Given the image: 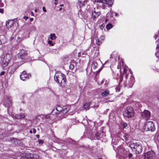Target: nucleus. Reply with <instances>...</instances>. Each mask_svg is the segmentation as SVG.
<instances>
[{"label":"nucleus","instance_id":"nucleus-1","mask_svg":"<svg viewBox=\"0 0 159 159\" xmlns=\"http://www.w3.org/2000/svg\"><path fill=\"white\" fill-rule=\"evenodd\" d=\"M87 10L91 14L92 17L93 19L97 18L100 14V12L98 11V8H96L93 6H87Z\"/></svg>","mask_w":159,"mask_h":159},{"label":"nucleus","instance_id":"nucleus-2","mask_svg":"<svg viewBox=\"0 0 159 159\" xmlns=\"http://www.w3.org/2000/svg\"><path fill=\"white\" fill-rule=\"evenodd\" d=\"M54 80L62 86H64L65 84L66 76L63 74L59 73L56 74L54 76Z\"/></svg>","mask_w":159,"mask_h":159},{"label":"nucleus","instance_id":"nucleus-3","mask_svg":"<svg viewBox=\"0 0 159 159\" xmlns=\"http://www.w3.org/2000/svg\"><path fill=\"white\" fill-rule=\"evenodd\" d=\"M129 146L131 148L133 151L135 152L137 154L141 153L142 151L143 148L141 144L131 143Z\"/></svg>","mask_w":159,"mask_h":159},{"label":"nucleus","instance_id":"nucleus-4","mask_svg":"<svg viewBox=\"0 0 159 159\" xmlns=\"http://www.w3.org/2000/svg\"><path fill=\"white\" fill-rule=\"evenodd\" d=\"M123 115L124 116L128 118L133 117L134 112L133 108L129 106L127 107L123 112Z\"/></svg>","mask_w":159,"mask_h":159},{"label":"nucleus","instance_id":"nucleus-5","mask_svg":"<svg viewBox=\"0 0 159 159\" xmlns=\"http://www.w3.org/2000/svg\"><path fill=\"white\" fill-rule=\"evenodd\" d=\"M144 129L146 131H153L155 130L154 125L152 121L147 122L144 126Z\"/></svg>","mask_w":159,"mask_h":159},{"label":"nucleus","instance_id":"nucleus-6","mask_svg":"<svg viewBox=\"0 0 159 159\" xmlns=\"http://www.w3.org/2000/svg\"><path fill=\"white\" fill-rule=\"evenodd\" d=\"M141 116L143 119L147 120L150 117V113L148 110H145L141 113Z\"/></svg>","mask_w":159,"mask_h":159},{"label":"nucleus","instance_id":"nucleus-7","mask_svg":"<svg viewBox=\"0 0 159 159\" xmlns=\"http://www.w3.org/2000/svg\"><path fill=\"white\" fill-rule=\"evenodd\" d=\"M27 53L25 51L24 49L21 50L19 53L18 54L17 57L20 60H22L24 59Z\"/></svg>","mask_w":159,"mask_h":159},{"label":"nucleus","instance_id":"nucleus-8","mask_svg":"<svg viewBox=\"0 0 159 159\" xmlns=\"http://www.w3.org/2000/svg\"><path fill=\"white\" fill-rule=\"evenodd\" d=\"M31 75L27 74L25 71H24L20 75V77L21 80H25L26 79H28L30 77Z\"/></svg>","mask_w":159,"mask_h":159},{"label":"nucleus","instance_id":"nucleus-9","mask_svg":"<svg viewBox=\"0 0 159 159\" xmlns=\"http://www.w3.org/2000/svg\"><path fill=\"white\" fill-rule=\"evenodd\" d=\"M154 153L152 151H148L144 154L145 159H152Z\"/></svg>","mask_w":159,"mask_h":159},{"label":"nucleus","instance_id":"nucleus-10","mask_svg":"<svg viewBox=\"0 0 159 159\" xmlns=\"http://www.w3.org/2000/svg\"><path fill=\"white\" fill-rule=\"evenodd\" d=\"M102 8L104 9L105 7V4L109 5V6H112L113 4V1L112 0H102Z\"/></svg>","mask_w":159,"mask_h":159},{"label":"nucleus","instance_id":"nucleus-11","mask_svg":"<svg viewBox=\"0 0 159 159\" xmlns=\"http://www.w3.org/2000/svg\"><path fill=\"white\" fill-rule=\"evenodd\" d=\"M105 37L103 36H101L99 39L98 37L96 38L95 39L97 44L98 45H100L102 43Z\"/></svg>","mask_w":159,"mask_h":159},{"label":"nucleus","instance_id":"nucleus-12","mask_svg":"<svg viewBox=\"0 0 159 159\" xmlns=\"http://www.w3.org/2000/svg\"><path fill=\"white\" fill-rule=\"evenodd\" d=\"M12 57V55L10 54H7L4 56L3 59L7 61H10Z\"/></svg>","mask_w":159,"mask_h":159},{"label":"nucleus","instance_id":"nucleus-13","mask_svg":"<svg viewBox=\"0 0 159 159\" xmlns=\"http://www.w3.org/2000/svg\"><path fill=\"white\" fill-rule=\"evenodd\" d=\"M35 155L30 153H27L25 154V157L27 159H33L35 158Z\"/></svg>","mask_w":159,"mask_h":159},{"label":"nucleus","instance_id":"nucleus-14","mask_svg":"<svg viewBox=\"0 0 159 159\" xmlns=\"http://www.w3.org/2000/svg\"><path fill=\"white\" fill-rule=\"evenodd\" d=\"M134 82V78L133 76H131L130 78V81L129 82V86L130 88H131Z\"/></svg>","mask_w":159,"mask_h":159},{"label":"nucleus","instance_id":"nucleus-15","mask_svg":"<svg viewBox=\"0 0 159 159\" xmlns=\"http://www.w3.org/2000/svg\"><path fill=\"white\" fill-rule=\"evenodd\" d=\"M14 22V20H9L8 22H6V25L7 28H10L13 25Z\"/></svg>","mask_w":159,"mask_h":159},{"label":"nucleus","instance_id":"nucleus-16","mask_svg":"<svg viewBox=\"0 0 159 159\" xmlns=\"http://www.w3.org/2000/svg\"><path fill=\"white\" fill-rule=\"evenodd\" d=\"M7 103L6 105H7V106H10L11 105V98L10 97H7Z\"/></svg>","mask_w":159,"mask_h":159},{"label":"nucleus","instance_id":"nucleus-17","mask_svg":"<svg viewBox=\"0 0 159 159\" xmlns=\"http://www.w3.org/2000/svg\"><path fill=\"white\" fill-rule=\"evenodd\" d=\"M9 62L3 59L2 66L3 68L6 67L8 65Z\"/></svg>","mask_w":159,"mask_h":159},{"label":"nucleus","instance_id":"nucleus-18","mask_svg":"<svg viewBox=\"0 0 159 159\" xmlns=\"http://www.w3.org/2000/svg\"><path fill=\"white\" fill-rule=\"evenodd\" d=\"M101 94L102 96L106 97L109 94V91L108 90H106L104 92H102Z\"/></svg>","mask_w":159,"mask_h":159},{"label":"nucleus","instance_id":"nucleus-19","mask_svg":"<svg viewBox=\"0 0 159 159\" xmlns=\"http://www.w3.org/2000/svg\"><path fill=\"white\" fill-rule=\"evenodd\" d=\"M94 3H99L100 5L102 6V0H92Z\"/></svg>","mask_w":159,"mask_h":159},{"label":"nucleus","instance_id":"nucleus-20","mask_svg":"<svg viewBox=\"0 0 159 159\" xmlns=\"http://www.w3.org/2000/svg\"><path fill=\"white\" fill-rule=\"evenodd\" d=\"M63 111L62 112L63 113H66L69 111L70 110V108L69 107H66L65 106H64L63 107Z\"/></svg>","mask_w":159,"mask_h":159},{"label":"nucleus","instance_id":"nucleus-21","mask_svg":"<svg viewBox=\"0 0 159 159\" xmlns=\"http://www.w3.org/2000/svg\"><path fill=\"white\" fill-rule=\"evenodd\" d=\"M122 135L125 140L127 141L128 140L129 136L128 134H123Z\"/></svg>","mask_w":159,"mask_h":159},{"label":"nucleus","instance_id":"nucleus-22","mask_svg":"<svg viewBox=\"0 0 159 159\" xmlns=\"http://www.w3.org/2000/svg\"><path fill=\"white\" fill-rule=\"evenodd\" d=\"M156 49L157 52H156L155 53V54L156 57H157L158 58H159V55H158V52L159 51V44H158V43L157 44V46Z\"/></svg>","mask_w":159,"mask_h":159},{"label":"nucleus","instance_id":"nucleus-23","mask_svg":"<svg viewBox=\"0 0 159 159\" xmlns=\"http://www.w3.org/2000/svg\"><path fill=\"white\" fill-rule=\"evenodd\" d=\"M98 63L95 61H93L92 65V68L95 69L98 66Z\"/></svg>","mask_w":159,"mask_h":159},{"label":"nucleus","instance_id":"nucleus-24","mask_svg":"<svg viewBox=\"0 0 159 159\" xmlns=\"http://www.w3.org/2000/svg\"><path fill=\"white\" fill-rule=\"evenodd\" d=\"M90 105V104L89 103H86L84 105V108L86 110H88Z\"/></svg>","mask_w":159,"mask_h":159},{"label":"nucleus","instance_id":"nucleus-25","mask_svg":"<svg viewBox=\"0 0 159 159\" xmlns=\"http://www.w3.org/2000/svg\"><path fill=\"white\" fill-rule=\"evenodd\" d=\"M127 67H125L124 68V74H125V76L126 78L127 79V77H128L127 74Z\"/></svg>","mask_w":159,"mask_h":159},{"label":"nucleus","instance_id":"nucleus-26","mask_svg":"<svg viewBox=\"0 0 159 159\" xmlns=\"http://www.w3.org/2000/svg\"><path fill=\"white\" fill-rule=\"evenodd\" d=\"M56 37L55 36V34H50V39L51 40H54L56 39Z\"/></svg>","mask_w":159,"mask_h":159},{"label":"nucleus","instance_id":"nucleus-27","mask_svg":"<svg viewBox=\"0 0 159 159\" xmlns=\"http://www.w3.org/2000/svg\"><path fill=\"white\" fill-rule=\"evenodd\" d=\"M63 107L59 106L57 107L56 108V110L58 111L62 112V111L63 110Z\"/></svg>","mask_w":159,"mask_h":159},{"label":"nucleus","instance_id":"nucleus-28","mask_svg":"<svg viewBox=\"0 0 159 159\" xmlns=\"http://www.w3.org/2000/svg\"><path fill=\"white\" fill-rule=\"evenodd\" d=\"M86 0H79V2L78 4H80V7L81 6V5H83L84 4V3L85 2Z\"/></svg>","mask_w":159,"mask_h":159},{"label":"nucleus","instance_id":"nucleus-29","mask_svg":"<svg viewBox=\"0 0 159 159\" xmlns=\"http://www.w3.org/2000/svg\"><path fill=\"white\" fill-rule=\"evenodd\" d=\"M106 27L107 30H109L112 27V25L111 24H109L106 25Z\"/></svg>","mask_w":159,"mask_h":159},{"label":"nucleus","instance_id":"nucleus-30","mask_svg":"<svg viewBox=\"0 0 159 159\" xmlns=\"http://www.w3.org/2000/svg\"><path fill=\"white\" fill-rule=\"evenodd\" d=\"M74 68V66L73 64L72 63L70 64L69 66V69L71 70H72Z\"/></svg>","mask_w":159,"mask_h":159},{"label":"nucleus","instance_id":"nucleus-31","mask_svg":"<svg viewBox=\"0 0 159 159\" xmlns=\"http://www.w3.org/2000/svg\"><path fill=\"white\" fill-rule=\"evenodd\" d=\"M121 124L123 126V128H125L127 125V124L125 123H124L123 122L121 123Z\"/></svg>","mask_w":159,"mask_h":159},{"label":"nucleus","instance_id":"nucleus-32","mask_svg":"<svg viewBox=\"0 0 159 159\" xmlns=\"http://www.w3.org/2000/svg\"><path fill=\"white\" fill-rule=\"evenodd\" d=\"M20 119L24 118L25 117V115L24 114L22 113L19 115Z\"/></svg>","mask_w":159,"mask_h":159},{"label":"nucleus","instance_id":"nucleus-33","mask_svg":"<svg viewBox=\"0 0 159 159\" xmlns=\"http://www.w3.org/2000/svg\"><path fill=\"white\" fill-rule=\"evenodd\" d=\"M38 142L39 144H42L44 142L41 139H39L38 140Z\"/></svg>","mask_w":159,"mask_h":159},{"label":"nucleus","instance_id":"nucleus-34","mask_svg":"<svg viewBox=\"0 0 159 159\" xmlns=\"http://www.w3.org/2000/svg\"><path fill=\"white\" fill-rule=\"evenodd\" d=\"M48 43L50 45H51L52 46H53L54 44L53 43H52V41L51 40H49L48 41Z\"/></svg>","mask_w":159,"mask_h":159},{"label":"nucleus","instance_id":"nucleus-35","mask_svg":"<svg viewBox=\"0 0 159 159\" xmlns=\"http://www.w3.org/2000/svg\"><path fill=\"white\" fill-rule=\"evenodd\" d=\"M120 82H121L123 80V76L121 75L120 76Z\"/></svg>","mask_w":159,"mask_h":159},{"label":"nucleus","instance_id":"nucleus-36","mask_svg":"<svg viewBox=\"0 0 159 159\" xmlns=\"http://www.w3.org/2000/svg\"><path fill=\"white\" fill-rule=\"evenodd\" d=\"M17 41H18L19 42H20L22 41V39L20 37H18L17 38Z\"/></svg>","mask_w":159,"mask_h":159},{"label":"nucleus","instance_id":"nucleus-37","mask_svg":"<svg viewBox=\"0 0 159 159\" xmlns=\"http://www.w3.org/2000/svg\"><path fill=\"white\" fill-rule=\"evenodd\" d=\"M41 159L37 155H35V158L34 159Z\"/></svg>","mask_w":159,"mask_h":159},{"label":"nucleus","instance_id":"nucleus-38","mask_svg":"<svg viewBox=\"0 0 159 159\" xmlns=\"http://www.w3.org/2000/svg\"><path fill=\"white\" fill-rule=\"evenodd\" d=\"M15 117L16 118V119H20V117H19V115H18V114L16 115L15 116Z\"/></svg>","mask_w":159,"mask_h":159},{"label":"nucleus","instance_id":"nucleus-39","mask_svg":"<svg viewBox=\"0 0 159 159\" xmlns=\"http://www.w3.org/2000/svg\"><path fill=\"white\" fill-rule=\"evenodd\" d=\"M3 6V3L0 1V7H2Z\"/></svg>","mask_w":159,"mask_h":159},{"label":"nucleus","instance_id":"nucleus-40","mask_svg":"<svg viewBox=\"0 0 159 159\" xmlns=\"http://www.w3.org/2000/svg\"><path fill=\"white\" fill-rule=\"evenodd\" d=\"M44 117L45 118V119H48L49 117V116L48 115H45L44 116Z\"/></svg>","mask_w":159,"mask_h":159},{"label":"nucleus","instance_id":"nucleus-41","mask_svg":"<svg viewBox=\"0 0 159 159\" xmlns=\"http://www.w3.org/2000/svg\"><path fill=\"white\" fill-rule=\"evenodd\" d=\"M0 12L2 14H3L4 12V10L3 9L0 8Z\"/></svg>","mask_w":159,"mask_h":159},{"label":"nucleus","instance_id":"nucleus-42","mask_svg":"<svg viewBox=\"0 0 159 159\" xmlns=\"http://www.w3.org/2000/svg\"><path fill=\"white\" fill-rule=\"evenodd\" d=\"M43 11L46 12L47 11L45 7H43Z\"/></svg>","mask_w":159,"mask_h":159},{"label":"nucleus","instance_id":"nucleus-43","mask_svg":"<svg viewBox=\"0 0 159 159\" xmlns=\"http://www.w3.org/2000/svg\"><path fill=\"white\" fill-rule=\"evenodd\" d=\"M132 156V154L130 153H129L128 155V157L129 158H130Z\"/></svg>","mask_w":159,"mask_h":159},{"label":"nucleus","instance_id":"nucleus-44","mask_svg":"<svg viewBox=\"0 0 159 159\" xmlns=\"http://www.w3.org/2000/svg\"><path fill=\"white\" fill-rule=\"evenodd\" d=\"M5 72L4 71H2L0 73V75H3L4 74Z\"/></svg>","mask_w":159,"mask_h":159},{"label":"nucleus","instance_id":"nucleus-45","mask_svg":"<svg viewBox=\"0 0 159 159\" xmlns=\"http://www.w3.org/2000/svg\"><path fill=\"white\" fill-rule=\"evenodd\" d=\"M28 18V17L27 16H24V19L26 20Z\"/></svg>","mask_w":159,"mask_h":159},{"label":"nucleus","instance_id":"nucleus-46","mask_svg":"<svg viewBox=\"0 0 159 159\" xmlns=\"http://www.w3.org/2000/svg\"><path fill=\"white\" fill-rule=\"evenodd\" d=\"M105 81V80H103L101 81V84H103L104 82Z\"/></svg>","mask_w":159,"mask_h":159},{"label":"nucleus","instance_id":"nucleus-47","mask_svg":"<svg viewBox=\"0 0 159 159\" xmlns=\"http://www.w3.org/2000/svg\"><path fill=\"white\" fill-rule=\"evenodd\" d=\"M33 133H36V129H34L33 130Z\"/></svg>","mask_w":159,"mask_h":159},{"label":"nucleus","instance_id":"nucleus-48","mask_svg":"<svg viewBox=\"0 0 159 159\" xmlns=\"http://www.w3.org/2000/svg\"><path fill=\"white\" fill-rule=\"evenodd\" d=\"M81 52H79L78 53V56L79 57H80L81 56Z\"/></svg>","mask_w":159,"mask_h":159},{"label":"nucleus","instance_id":"nucleus-49","mask_svg":"<svg viewBox=\"0 0 159 159\" xmlns=\"http://www.w3.org/2000/svg\"><path fill=\"white\" fill-rule=\"evenodd\" d=\"M157 140L159 142V133L157 135Z\"/></svg>","mask_w":159,"mask_h":159},{"label":"nucleus","instance_id":"nucleus-50","mask_svg":"<svg viewBox=\"0 0 159 159\" xmlns=\"http://www.w3.org/2000/svg\"><path fill=\"white\" fill-rule=\"evenodd\" d=\"M23 63H22L21 64H19L18 66H17V67H16V69H17V68H18L19 67V66H20Z\"/></svg>","mask_w":159,"mask_h":159},{"label":"nucleus","instance_id":"nucleus-51","mask_svg":"<svg viewBox=\"0 0 159 159\" xmlns=\"http://www.w3.org/2000/svg\"><path fill=\"white\" fill-rule=\"evenodd\" d=\"M158 35H159V34H157V35H155L154 36V38H155V39H156L158 37Z\"/></svg>","mask_w":159,"mask_h":159},{"label":"nucleus","instance_id":"nucleus-52","mask_svg":"<svg viewBox=\"0 0 159 159\" xmlns=\"http://www.w3.org/2000/svg\"><path fill=\"white\" fill-rule=\"evenodd\" d=\"M115 15L116 16L118 17L119 16V15L117 13H115Z\"/></svg>","mask_w":159,"mask_h":159},{"label":"nucleus","instance_id":"nucleus-53","mask_svg":"<svg viewBox=\"0 0 159 159\" xmlns=\"http://www.w3.org/2000/svg\"><path fill=\"white\" fill-rule=\"evenodd\" d=\"M17 63H15L13 65L15 67L16 65H17Z\"/></svg>","mask_w":159,"mask_h":159},{"label":"nucleus","instance_id":"nucleus-54","mask_svg":"<svg viewBox=\"0 0 159 159\" xmlns=\"http://www.w3.org/2000/svg\"><path fill=\"white\" fill-rule=\"evenodd\" d=\"M36 137L37 138H39V135L38 134H37L36 135Z\"/></svg>","mask_w":159,"mask_h":159},{"label":"nucleus","instance_id":"nucleus-55","mask_svg":"<svg viewBox=\"0 0 159 159\" xmlns=\"http://www.w3.org/2000/svg\"><path fill=\"white\" fill-rule=\"evenodd\" d=\"M30 20L31 21H32L33 20V18H31L30 19Z\"/></svg>","mask_w":159,"mask_h":159},{"label":"nucleus","instance_id":"nucleus-56","mask_svg":"<svg viewBox=\"0 0 159 159\" xmlns=\"http://www.w3.org/2000/svg\"><path fill=\"white\" fill-rule=\"evenodd\" d=\"M117 68L118 69H119L120 68V66H118Z\"/></svg>","mask_w":159,"mask_h":159},{"label":"nucleus","instance_id":"nucleus-57","mask_svg":"<svg viewBox=\"0 0 159 159\" xmlns=\"http://www.w3.org/2000/svg\"><path fill=\"white\" fill-rule=\"evenodd\" d=\"M63 6H64L63 4H61L60 5V6L61 7H63Z\"/></svg>","mask_w":159,"mask_h":159},{"label":"nucleus","instance_id":"nucleus-58","mask_svg":"<svg viewBox=\"0 0 159 159\" xmlns=\"http://www.w3.org/2000/svg\"><path fill=\"white\" fill-rule=\"evenodd\" d=\"M14 39V38L13 37H11V40H12V39Z\"/></svg>","mask_w":159,"mask_h":159},{"label":"nucleus","instance_id":"nucleus-59","mask_svg":"<svg viewBox=\"0 0 159 159\" xmlns=\"http://www.w3.org/2000/svg\"><path fill=\"white\" fill-rule=\"evenodd\" d=\"M62 9V8H60L59 9V10H60V11Z\"/></svg>","mask_w":159,"mask_h":159},{"label":"nucleus","instance_id":"nucleus-60","mask_svg":"<svg viewBox=\"0 0 159 159\" xmlns=\"http://www.w3.org/2000/svg\"><path fill=\"white\" fill-rule=\"evenodd\" d=\"M30 133H32V131H31V130H30Z\"/></svg>","mask_w":159,"mask_h":159},{"label":"nucleus","instance_id":"nucleus-61","mask_svg":"<svg viewBox=\"0 0 159 159\" xmlns=\"http://www.w3.org/2000/svg\"><path fill=\"white\" fill-rule=\"evenodd\" d=\"M1 44H2V42H1V41L0 40V45H1Z\"/></svg>","mask_w":159,"mask_h":159},{"label":"nucleus","instance_id":"nucleus-62","mask_svg":"<svg viewBox=\"0 0 159 159\" xmlns=\"http://www.w3.org/2000/svg\"><path fill=\"white\" fill-rule=\"evenodd\" d=\"M54 3V4H55V5H57V2H55Z\"/></svg>","mask_w":159,"mask_h":159},{"label":"nucleus","instance_id":"nucleus-63","mask_svg":"<svg viewBox=\"0 0 159 159\" xmlns=\"http://www.w3.org/2000/svg\"><path fill=\"white\" fill-rule=\"evenodd\" d=\"M110 13H111V15H112V14H113V12H110Z\"/></svg>","mask_w":159,"mask_h":159},{"label":"nucleus","instance_id":"nucleus-64","mask_svg":"<svg viewBox=\"0 0 159 159\" xmlns=\"http://www.w3.org/2000/svg\"><path fill=\"white\" fill-rule=\"evenodd\" d=\"M107 20H107V19H106L105 20V22H106L107 21Z\"/></svg>","mask_w":159,"mask_h":159}]
</instances>
